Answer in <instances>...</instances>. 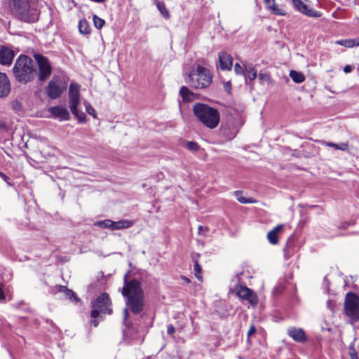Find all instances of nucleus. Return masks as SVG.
Here are the masks:
<instances>
[{"instance_id":"obj_1","label":"nucleus","mask_w":359,"mask_h":359,"mask_svg":"<svg viewBox=\"0 0 359 359\" xmlns=\"http://www.w3.org/2000/svg\"><path fill=\"white\" fill-rule=\"evenodd\" d=\"M122 294L126 298V304L134 314L141 313L144 306V294L140 283L137 280L127 281L122 289Z\"/></svg>"},{"instance_id":"obj_2","label":"nucleus","mask_w":359,"mask_h":359,"mask_svg":"<svg viewBox=\"0 0 359 359\" xmlns=\"http://www.w3.org/2000/svg\"><path fill=\"white\" fill-rule=\"evenodd\" d=\"M184 80L195 89H203L212 83V75L208 69L195 64L189 71L184 72Z\"/></svg>"},{"instance_id":"obj_3","label":"nucleus","mask_w":359,"mask_h":359,"mask_svg":"<svg viewBox=\"0 0 359 359\" xmlns=\"http://www.w3.org/2000/svg\"><path fill=\"white\" fill-rule=\"evenodd\" d=\"M193 111L198 121L207 128L214 129L218 126L220 114L217 109L198 102L193 106Z\"/></svg>"},{"instance_id":"obj_4","label":"nucleus","mask_w":359,"mask_h":359,"mask_svg":"<svg viewBox=\"0 0 359 359\" xmlns=\"http://www.w3.org/2000/svg\"><path fill=\"white\" fill-rule=\"evenodd\" d=\"M13 72L15 79L23 83L32 81L36 75L33 60L24 55L18 57L13 68Z\"/></svg>"},{"instance_id":"obj_5","label":"nucleus","mask_w":359,"mask_h":359,"mask_svg":"<svg viewBox=\"0 0 359 359\" xmlns=\"http://www.w3.org/2000/svg\"><path fill=\"white\" fill-rule=\"evenodd\" d=\"M9 7L13 15L22 21L34 22L38 20L39 12L30 7L28 0H10Z\"/></svg>"},{"instance_id":"obj_6","label":"nucleus","mask_w":359,"mask_h":359,"mask_svg":"<svg viewBox=\"0 0 359 359\" xmlns=\"http://www.w3.org/2000/svg\"><path fill=\"white\" fill-rule=\"evenodd\" d=\"M90 323L95 327L99 324L98 318L102 315L112 313V303L107 293H102L91 302Z\"/></svg>"},{"instance_id":"obj_7","label":"nucleus","mask_w":359,"mask_h":359,"mask_svg":"<svg viewBox=\"0 0 359 359\" xmlns=\"http://www.w3.org/2000/svg\"><path fill=\"white\" fill-rule=\"evenodd\" d=\"M80 86L77 83H72L69 90V109L72 113L77 118L79 123L86 122V115L81 110H79L78 106L80 104Z\"/></svg>"},{"instance_id":"obj_8","label":"nucleus","mask_w":359,"mask_h":359,"mask_svg":"<svg viewBox=\"0 0 359 359\" xmlns=\"http://www.w3.org/2000/svg\"><path fill=\"white\" fill-rule=\"evenodd\" d=\"M346 315L350 318L352 323L359 320V297L351 292L346 294L344 302Z\"/></svg>"},{"instance_id":"obj_9","label":"nucleus","mask_w":359,"mask_h":359,"mask_svg":"<svg viewBox=\"0 0 359 359\" xmlns=\"http://www.w3.org/2000/svg\"><path fill=\"white\" fill-rule=\"evenodd\" d=\"M66 88V83L61 79L57 76H53L47 86V95L51 99H56L60 97Z\"/></svg>"},{"instance_id":"obj_10","label":"nucleus","mask_w":359,"mask_h":359,"mask_svg":"<svg viewBox=\"0 0 359 359\" xmlns=\"http://www.w3.org/2000/svg\"><path fill=\"white\" fill-rule=\"evenodd\" d=\"M39 67V79L41 81L46 80L51 74L52 67L48 60L41 54H34Z\"/></svg>"},{"instance_id":"obj_11","label":"nucleus","mask_w":359,"mask_h":359,"mask_svg":"<svg viewBox=\"0 0 359 359\" xmlns=\"http://www.w3.org/2000/svg\"><path fill=\"white\" fill-rule=\"evenodd\" d=\"M236 294L239 298L246 300L250 305L255 306L258 303L256 293L246 286L238 285L236 289Z\"/></svg>"},{"instance_id":"obj_12","label":"nucleus","mask_w":359,"mask_h":359,"mask_svg":"<svg viewBox=\"0 0 359 359\" xmlns=\"http://www.w3.org/2000/svg\"><path fill=\"white\" fill-rule=\"evenodd\" d=\"M295 8L304 15L311 18H320L321 13L313 9L306 4L305 0H292Z\"/></svg>"},{"instance_id":"obj_13","label":"nucleus","mask_w":359,"mask_h":359,"mask_svg":"<svg viewBox=\"0 0 359 359\" xmlns=\"http://www.w3.org/2000/svg\"><path fill=\"white\" fill-rule=\"evenodd\" d=\"M15 53L11 48L1 46H0V64L4 66H10Z\"/></svg>"},{"instance_id":"obj_14","label":"nucleus","mask_w":359,"mask_h":359,"mask_svg":"<svg viewBox=\"0 0 359 359\" xmlns=\"http://www.w3.org/2000/svg\"><path fill=\"white\" fill-rule=\"evenodd\" d=\"M48 111L53 118H58L60 121H67L70 118L68 110L63 107H52L49 108Z\"/></svg>"},{"instance_id":"obj_15","label":"nucleus","mask_w":359,"mask_h":359,"mask_svg":"<svg viewBox=\"0 0 359 359\" xmlns=\"http://www.w3.org/2000/svg\"><path fill=\"white\" fill-rule=\"evenodd\" d=\"M218 57L220 69L224 71H230L233 65L231 56L226 52H221Z\"/></svg>"},{"instance_id":"obj_16","label":"nucleus","mask_w":359,"mask_h":359,"mask_svg":"<svg viewBox=\"0 0 359 359\" xmlns=\"http://www.w3.org/2000/svg\"><path fill=\"white\" fill-rule=\"evenodd\" d=\"M288 335L297 342H304L306 337L304 331L301 328L290 327L287 329Z\"/></svg>"},{"instance_id":"obj_17","label":"nucleus","mask_w":359,"mask_h":359,"mask_svg":"<svg viewBox=\"0 0 359 359\" xmlns=\"http://www.w3.org/2000/svg\"><path fill=\"white\" fill-rule=\"evenodd\" d=\"M11 90L9 79L5 73L0 72V97H6Z\"/></svg>"},{"instance_id":"obj_18","label":"nucleus","mask_w":359,"mask_h":359,"mask_svg":"<svg viewBox=\"0 0 359 359\" xmlns=\"http://www.w3.org/2000/svg\"><path fill=\"white\" fill-rule=\"evenodd\" d=\"M264 1L266 9L271 13L277 15H285V11L276 4L275 0H264Z\"/></svg>"},{"instance_id":"obj_19","label":"nucleus","mask_w":359,"mask_h":359,"mask_svg":"<svg viewBox=\"0 0 359 359\" xmlns=\"http://www.w3.org/2000/svg\"><path fill=\"white\" fill-rule=\"evenodd\" d=\"M283 226L279 224L267 233V239L272 245H276L278 243V233L283 229Z\"/></svg>"},{"instance_id":"obj_20","label":"nucleus","mask_w":359,"mask_h":359,"mask_svg":"<svg viewBox=\"0 0 359 359\" xmlns=\"http://www.w3.org/2000/svg\"><path fill=\"white\" fill-rule=\"evenodd\" d=\"M180 95L184 102H191L196 98V95L187 86H182L180 89Z\"/></svg>"},{"instance_id":"obj_21","label":"nucleus","mask_w":359,"mask_h":359,"mask_svg":"<svg viewBox=\"0 0 359 359\" xmlns=\"http://www.w3.org/2000/svg\"><path fill=\"white\" fill-rule=\"evenodd\" d=\"M56 292H64L67 298L72 300L75 303L80 301L76 293L72 290L67 289L65 286L58 285L55 287Z\"/></svg>"},{"instance_id":"obj_22","label":"nucleus","mask_w":359,"mask_h":359,"mask_svg":"<svg viewBox=\"0 0 359 359\" xmlns=\"http://www.w3.org/2000/svg\"><path fill=\"white\" fill-rule=\"evenodd\" d=\"M285 259H290L295 252V245L292 240L289 239L283 250Z\"/></svg>"},{"instance_id":"obj_23","label":"nucleus","mask_w":359,"mask_h":359,"mask_svg":"<svg viewBox=\"0 0 359 359\" xmlns=\"http://www.w3.org/2000/svg\"><path fill=\"white\" fill-rule=\"evenodd\" d=\"M245 76L250 80H254L257 76V73L255 69V67L251 63L245 62L243 63Z\"/></svg>"},{"instance_id":"obj_24","label":"nucleus","mask_w":359,"mask_h":359,"mask_svg":"<svg viewBox=\"0 0 359 359\" xmlns=\"http://www.w3.org/2000/svg\"><path fill=\"white\" fill-rule=\"evenodd\" d=\"M134 224V222L129 219H121L114 222V230L128 229Z\"/></svg>"},{"instance_id":"obj_25","label":"nucleus","mask_w":359,"mask_h":359,"mask_svg":"<svg viewBox=\"0 0 359 359\" xmlns=\"http://www.w3.org/2000/svg\"><path fill=\"white\" fill-rule=\"evenodd\" d=\"M290 76L292 81L297 83H301L305 80L304 75L302 72L295 70H291L290 72Z\"/></svg>"},{"instance_id":"obj_26","label":"nucleus","mask_w":359,"mask_h":359,"mask_svg":"<svg viewBox=\"0 0 359 359\" xmlns=\"http://www.w3.org/2000/svg\"><path fill=\"white\" fill-rule=\"evenodd\" d=\"M234 195L236 196V199L241 203L243 204L247 203H256V200L253 198H246L245 197L242 196V192L240 191H236L234 192Z\"/></svg>"},{"instance_id":"obj_27","label":"nucleus","mask_w":359,"mask_h":359,"mask_svg":"<svg viewBox=\"0 0 359 359\" xmlns=\"http://www.w3.org/2000/svg\"><path fill=\"white\" fill-rule=\"evenodd\" d=\"M79 32L82 34H88L90 33V28L89 27L88 22L86 20L79 21Z\"/></svg>"},{"instance_id":"obj_28","label":"nucleus","mask_w":359,"mask_h":359,"mask_svg":"<svg viewBox=\"0 0 359 359\" xmlns=\"http://www.w3.org/2000/svg\"><path fill=\"white\" fill-rule=\"evenodd\" d=\"M95 225L101 228H107L110 229L111 230H114V221L110 219L98 221L95 223Z\"/></svg>"},{"instance_id":"obj_29","label":"nucleus","mask_w":359,"mask_h":359,"mask_svg":"<svg viewBox=\"0 0 359 359\" xmlns=\"http://www.w3.org/2000/svg\"><path fill=\"white\" fill-rule=\"evenodd\" d=\"M325 145L327 147H333L337 150H341V151H346L348 149V144L347 143H340V144H335L333 142H325Z\"/></svg>"},{"instance_id":"obj_30","label":"nucleus","mask_w":359,"mask_h":359,"mask_svg":"<svg viewBox=\"0 0 359 359\" xmlns=\"http://www.w3.org/2000/svg\"><path fill=\"white\" fill-rule=\"evenodd\" d=\"M156 6L161 15L165 18L168 19L170 18V13L169 11L167 10L165 4L162 2H158Z\"/></svg>"},{"instance_id":"obj_31","label":"nucleus","mask_w":359,"mask_h":359,"mask_svg":"<svg viewBox=\"0 0 359 359\" xmlns=\"http://www.w3.org/2000/svg\"><path fill=\"white\" fill-rule=\"evenodd\" d=\"M194 270L196 277L198 278V280H201L202 279L201 266L199 264L198 260H195Z\"/></svg>"},{"instance_id":"obj_32","label":"nucleus","mask_w":359,"mask_h":359,"mask_svg":"<svg viewBox=\"0 0 359 359\" xmlns=\"http://www.w3.org/2000/svg\"><path fill=\"white\" fill-rule=\"evenodd\" d=\"M93 20L95 27L97 29H101L105 23V22L103 19L99 18L98 16H97L95 15H93Z\"/></svg>"},{"instance_id":"obj_33","label":"nucleus","mask_w":359,"mask_h":359,"mask_svg":"<svg viewBox=\"0 0 359 359\" xmlns=\"http://www.w3.org/2000/svg\"><path fill=\"white\" fill-rule=\"evenodd\" d=\"M234 72L237 75L245 76L244 66L242 67L240 64L236 63L234 65Z\"/></svg>"},{"instance_id":"obj_34","label":"nucleus","mask_w":359,"mask_h":359,"mask_svg":"<svg viewBox=\"0 0 359 359\" xmlns=\"http://www.w3.org/2000/svg\"><path fill=\"white\" fill-rule=\"evenodd\" d=\"M187 148L191 151H197L199 149V146L196 142H188L187 143Z\"/></svg>"},{"instance_id":"obj_35","label":"nucleus","mask_w":359,"mask_h":359,"mask_svg":"<svg viewBox=\"0 0 359 359\" xmlns=\"http://www.w3.org/2000/svg\"><path fill=\"white\" fill-rule=\"evenodd\" d=\"M11 108L16 112L22 111V107L21 102L18 100H13L11 103Z\"/></svg>"},{"instance_id":"obj_36","label":"nucleus","mask_w":359,"mask_h":359,"mask_svg":"<svg viewBox=\"0 0 359 359\" xmlns=\"http://www.w3.org/2000/svg\"><path fill=\"white\" fill-rule=\"evenodd\" d=\"M84 105L86 107V112L89 115H92L94 118H95L96 114H95V111L93 109V107L88 102H85Z\"/></svg>"},{"instance_id":"obj_37","label":"nucleus","mask_w":359,"mask_h":359,"mask_svg":"<svg viewBox=\"0 0 359 359\" xmlns=\"http://www.w3.org/2000/svg\"><path fill=\"white\" fill-rule=\"evenodd\" d=\"M337 43L343 46H345V47H348V48H351V47H353L355 46V42L353 40H341L337 42Z\"/></svg>"},{"instance_id":"obj_38","label":"nucleus","mask_w":359,"mask_h":359,"mask_svg":"<svg viewBox=\"0 0 359 359\" xmlns=\"http://www.w3.org/2000/svg\"><path fill=\"white\" fill-rule=\"evenodd\" d=\"M167 332L170 335H172L175 332V328L171 324L168 325L167 327Z\"/></svg>"},{"instance_id":"obj_39","label":"nucleus","mask_w":359,"mask_h":359,"mask_svg":"<svg viewBox=\"0 0 359 359\" xmlns=\"http://www.w3.org/2000/svg\"><path fill=\"white\" fill-rule=\"evenodd\" d=\"M4 284L0 282V300L3 301L5 299L4 292Z\"/></svg>"},{"instance_id":"obj_40","label":"nucleus","mask_w":359,"mask_h":359,"mask_svg":"<svg viewBox=\"0 0 359 359\" xmlns=\"http://www.w3.org/2000/svg\"><path fill=\"white\" fill-rule=\"evenodd\" d=\"M256 332V328L254 325H252L248 332V337H249L250 336H251L252 334H253L254 333H255Z\"/></svg>"},{"instance_id":"obj_41","label":"nucleus","mask_w":359,"mask_h":359,"mask_svg":"<svg viewBox=\"0 0 359 359\" xmlns=\"http://www.w3.org/2000/svg\"><path fill=\"white\" fill-rule=\"evenodd\" d=\"M353 67L351 65H346L344 67V72L345 73H350L351 72H352Z\"/></svg>"},{"instance_id":"obj_42","label":"nucleus","mask_w":359,"mask_h":359,"mask_svg":"<svg viewBox=\"0 0 359 359\" xmlns=\"http://www.w3.org/2000/svg\"><path fill=\"white\" fill-rule=\"evenodd\" d=\"M0 177L9 184V182H8L9 178L4 173L0 172Z\"/></svg>"},{"instance_id":"obj_43","label":"nucleus","mask_w":359,"mask_h":359,"mask_svg":"<svg viewBox=\"0 0 359 359\" xmlns=\"http://www.w3.org/2000/svg\"><path fill=\"white\" fill-rule=\"evenodd\" d=\"M258 76L260 79H268L269 78V76L268 75L264 74H259L258 75Z\"/></svg>"},{"instance_id":"obj_44","label":"nucleus","mask_w":359,"mask_h":359,"mask_svg":"<svg viewBox=\"0 0 359 359\" xmlns=\"http://www.w3.org/2000/svg\"><path fill=\"white\" fill-rule=\"evenodd\" d=\"M200 257V255L199 254H193L192 255V259L193 261L195 262V260H198V258Z\"/></svg>"},{"instance_id":"obj_45","label":"nucleus","mask_w":359,"mask_h":359,"mask_svg":"<svg viewBox=\"0 0 359 359\" xmlns=\"http://www.w3.org/2000/svg\"><path fill=\"white\" fill-rule=\"evenodd\" d=\"M128 315V309H124V320H126L127 319Z\"/></svg>"},{"instance_id":"obj_46","label":"nucleus","mask_w":359,"mask_h":359,"mask_svg":"<svg viewBox=\"0 0 359 359\" xmlns=\"http://www.w3.org/2000/svg\"><path fill=\"white\" fill-rule=\"evenodd\" d=\"M351 359H358V356L355 353L351 354Z\"/></svg>"},{"instance_id":"obj_47","label":"nucleus","mask_w":359,"mask_h":359,"mask_svg":"<svg viewBox=\"0 0 359 359\" xmlns=\"http://www.w3.org/2000/svg\"><path fill=\"white\" fill-rule=\"evenodd\" d=\"M203 227L202 226H198V233H201V231H203Z\"/></svg>"},{"instance_id":"obj_48","label":"nucleus","mask_w":359,"mask_h":359,"mask_svg":"<svg viewBox=\"0 0 359 359\" xmlns=\"http://www.w3.org/2000/svg\"><path fill=\"white\" fill-rule=\"evenodd\" d=\"M346 226H348V224L345 223V224H344L341 226V228H344V229H345V228L346 227Z\"/></svg>"},{"instance_id":"obj_49","label":"nucleus","mask_w":359,"mask_h":359,"mask_svg":"<svg viewBox=\"0 0 359 359\" xmlns=\"http://www.w3.org/2000/svg\"><path fill=\"white\" fill-rule=\"evenodd\" d=\"M4 128V124L0 121V129Z\"/></svg>"}]
</instances>
